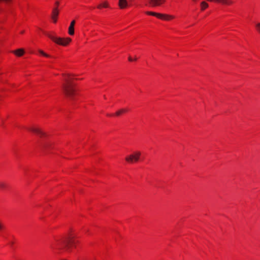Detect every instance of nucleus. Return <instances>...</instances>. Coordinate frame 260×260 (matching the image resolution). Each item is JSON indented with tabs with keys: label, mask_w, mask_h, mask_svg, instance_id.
Masks as SVG:
<instances>
[{
	"label": "nucleus",
	"mask_w": 260,
	"mask_h": 260,
	"mask_svg": "<svg viewBox=\"0 0 260 260\" xmlns=\"http://www.w3.org/2000/svg\"><path fill=\"white\" fill-rule=\"evenodd\" d=\"M75 24V21L73 20L71 22V24L69 27L68 32L71 36H73L74 34V25Z\"/></svg>",
	"instance_id": "nucleus-9"
},
{
	"label": "nucleus",
	"mask_w": 260,
	"mask_h": 260,
	"mask_svg": "<svg viewBox=\"0 0 260 260\" xmlns=\"http://www.w3.org/2000/svg\"><path fill=\"white\" fill-rule=\"evenodd\" d=\"M141 154V153L140 151L134 152L133 154L126 157L125 160L129 163L138 161L139 160Z\"/></svg>",
	"instance_id": "nucleus-4"
},
{
	"label": "nucleus",
	"mask_w": 260,
	"mask_h": 260,
	"mask_svg": "<svg viewBox=\"0 0 260 260\" xmlns=\"http://www.w3.org/2000/svg\"><path fill=\"white\" fill-rule=\"evenodd\" d=\"M118 6L121 9L126 8L128 6L127 0H119Z\"/></svg>",
	"instance_id": "nucleus-8"
},
{
	"label": "nucleus",
	"mask_w": 260,
	"mask_h": 260,
	"mask_svg": "<svg viewBox=\"0 0 260 260\" xmlns=\"http://www.w3.org/2000/svg\"><path fill=\"white\" fill-rule=\"evenodd\" d=\"M102 6L104 8H108L109 7V4L107 1H105L103 2L102 4Z\"/></svg>",
	"instance_id": "nucleus-16"
},
{
	"label": "nucleus",
	"mask_w": 260,
	"mask_h": 260,
	"mask_svg": "<svg viewBox=\"0 0 260 260\" xmlns=\"http://www.w3.org/2000/svg\"><path fill=\"white\" fill-rule=\"evenodd\" d=\"M135 60H137V58L134 57Z\"/></svg>",
	"instance_id": "nucleus-25"
},
{
	"label": "nucleus",
	"mask_w": 260,
	"mask_h": 260,
	"mask_svg": "<svg viewBox=\"0 0 260 260\" xmlns=\"http://www.w3.org/2000/svg\"><path fill=\"white\" fill-rule=\"evenodd\" d=\"M192 1H194V2H196L197 1V0H192Z\"/></svg>",
	"instance_id": "nucleus-26"
},
{
	"label": "nucleus",
	"mask_w": 260,
	"mask_h": 260,
	"mask_svg": "<svg viewBox=\"0 0 260 260\" xmlns=\"http://www.w3.org/2000/svg\"><path fill=\"white\" fill-rule=\"evenodd\" d=\"M208 7V4L205 1L201 3V10L204 11L205 9Z\"/></svg>",
	"instance_id": "nucleus-12"
},
{
	"label": "nucleus",
	"mask_w": 260,
	"mask_h": 260,
	"mask_svg": "<svg viewBox=\"0 0 260 260\" xmlns=\"http://www.w3.org/2000/svg\"><path fill=\"white\" fill-rule=\"evenodd\" d=\"M29 129L30 131L38 134L41 137L46 136V134L38 128L31 127Z\"/></svg>",
	"instance_id": "nucleus-5"
},
{
	"label": "nucleus",
	"mask_w": 260,
	"mask_h": 260,
	"mask_svg": "<svg viewBox=\"0 0 260 260\" xmlns=\"http://www.w3.org/2000/svg\"><path fill=\"white\" fill-rule=\"evenodd\" d=\"M102 7H103V6H102V4H100V5H99L98 6V8H99V9H101V8H102Z\"/></svg>",
	"instance_id": "nucleus-20"
},
{
	"label": "nucleus",
	"mask_w": 260,
	"mask_h": 260,
	"mask_svg": "<svg viewBox=\"0 0 260 260\" xmlns=\"http://www.w3.org/2000/svg\"><path fill=\"white\" fill-rule=\"evenodd\" d=\"M3 228H4V225H3V224H2V223H1V222H0V230H2Z\"/></svg>",
	"instance_id": "nucleus-19"
},
{
	"label": "nucleus",
	"mask_w": 260,
	"mask_h": 260,
	"mask_svg": "<svg viewBox=\"0 0 260 260\" xmlns=\"http://www.w3.org/2000/svg\"><path fill=\"white\" fill-rule=\"evenodd\" d=\"M128 60L130 61H132L133 60V59H132V58L131 57H128Z\"/></svg>",
	"instance_id": "nucleus-21"
},
{
	"label": "nucleus",
	"mask_w": 260,
	"mask_h": 260,
	"mask_svg": "<svg viewBox=\"0 0 260 260\" xmlns=\"http://www.w3.org/2000/svg\"><path fill=\"white\" fill-rule=\"evenodd\" d=\"M78 242L79 241L76 240L74 237L70 236L66 239L57 240L54 247H52V248L57 250L64 249L68 251H71L72 247H76V244L78 243Z\"/></svg>",
	"instance_id": "nucleus-1"
},
{
	"label": "nucleus",
	"mask_w": 260,
	"mask_h": 260,
	"mask_svg": "<svg viewBox=\"0 0 260 260\" xmlns=\"http://www.w3.org/2000/svg\"><path fill=\"white\" fill-rule=\"evenodd\" d=\"M255 28L257 31L260 34V22L257 23L255 24Z\"/></svg>",
	"instance_id": "nucleus-15"
},
{
	"label": "nucleus",
	"mask_w": 260,
	"mask_h": 260,
	"mask_svg": "<svg viewBox=\"0 0 260 260\" xmlns=\"http://www.w3.org/2000/svg\"><path fill=\"white\" fill-rule=\"evenodd\" d=\"M146 13L148 15H152V16H156V17H158V13H157L149 12V11L146 12Z\"/></svg>",
	"instance_id": "nucleus-14"
},
{
	"label": "nucleus",
	"mask_w": 260,
	"mask_h": 260,
	"mask_svg": "<svg viewBox=\"0 0 260 260\" xmlns=\"http://www.w3.org/2000/svg\"><path fill=\"white\" fill-rule=\"evenodd\" d=\"M6 185L4 183H3V182L0 183V188H1L4 189L6 187Z\"/></svg>",
	"instance_id": "nucleus-18"
},
{
	"label": "nucleus",
	"mask_w": 260,
	"mask_h": 260,
	"mask_svg": "<svg viewBox=\"0 0 260 260\" xmlns=\"http://www.w3.org/2000/svg\"><path fill=\"white\" fill-rule=\"evenodd\" d=\"M58 15V11L57 8H54L52 11V19L53 22L55 23L57 21V17Z\"/></svg>",
	"instance_id": "nucleus-10"
},
{
	"label": "nucleus",
	"mask_w": 260,
	"mask_h": 260,
	"mask_svg": "<svg viewBox=\"0 0 260 260\" xmlns=\"http://www.w3.org/2000/svg\"><path fill=\"white\" fill-rule=\"evenodd\" d=\"M62 89L65 95L70 100H73L75 94V89L71 81L62 85Z\"/></svg>",
	"instance_id": "nucleus-2"
},
{
	"label": "nucleus",
	"mask_w": 260,
	"mask_h": 260,
	"mask_svg": "<svg viewBox=\"0 0 260 260\" xmlns=\"http://www.w3.org/2000/svg\"><path fill=\"white\" fill-rule=\"evenodd\" d=\"M157 18L162 19V20H170L173 19L174 18V17L171 15L158 13Z\"/></svg>",
	"instance_id": "nucleus-7"
},
{
	"label": "nucleus",
	"mask_w": 260,
	"mask_h": 260,
	"mask_svg": "<svg viewBox=\"0 0 260 260\" xmlns=\"http://www.w3.org/2000/svg\"><path fill=\"white\" fill-rule=\"evenodd\" d=\"M165 0H150V4L153 7H156L164 3Z\"/></svg>",
	"instance_id": "nucleus-6"
},
{
	"label": "nucleus",
	"mask_w": 260,
	"mask_h": 260,
	"mask_svg": "<svg viewBox=\"0 0 260 260\" xmlns=\"http://www.w3.org/2000/svg\"><path fill=\"white\" fill-rule=\"evenodd\" d=\"M135 60H137V58L134 57Z\"/></svg>",
	"instance_id": "nucleus-24"
},
{
	"label": "nucleus",
	"mask_w": 260,
	"mask_h": 260,
	"mask_svg": "<svg viewBox=\"0 0 260 260\" xmlns=\"http://www.w3.org/2000/svg\"><path fill=\"white\" fill-rule=\"evenodd\" d=\"M55 5H56V6H58L59 5V2H56Z\"/></svg>",
	"instance_id": "nucleus-22"
},
{
	"label": "nucleus",
	"mask_w": 260,
	"mask_h": 260,
	"mask_svg": "<svg viewBox=\"0 0 260 260\" xmlns=\"http://www.w3.org/2000/svg\"><path fill=\"white\" fill-rule=\"evenodd\" d=\"M48 36L52 41H53L56 43L63 46H66L68 45L71 41V39L69 38L63 39L61 38L53 37L51 35H49Z\"/></svg>",
	"instance_id": "nucleus-3"
},
{
	"label": "nucleus",
	"mask_w": 260,
	"mask_h": 260,
	"mask_svg": "<svg viewBox=\"0 0 260 260\" xmlns=\"http://www.w3.org/2000/svg\"><path fill=\"white\" fill-rule=\"evenodd\" d=\"M12 52L18 56H21L24 54V50L23 49H18L13 51Z\"/></svg>",
	"instance_id": "nucleus-11"
},
{
	"label": "nucleus",
	"mask_w": 260,
	"mask_h": 260,
	"mask_svg": "<svg viewBox=\"0 0 260 260\" xmlns=\"http://www.w3.org/2000/svg\"><path fill=\"white\" fill-rule=\"evenodd\" d=\"M39 52L40 54H41L42 55H43V56H45V57H49V55L46 53H45L44 52H43L42 50H39Z\"/></svg>",
	"instance_id": "nucleus-17"
},
{
	"label": "nucleus",
	"mask_w": 260,
	"mask_h": 260,
	"mask_svg": "<svg viewBox=\"0 0 260 260\" xmlns=\"http://www.w3.org/2000/svg\"><path fill=\"white\" fill-rule=\"evenodd\" d=\"M127 111V110L126 109H120L118 111H117L116 113H115V115L117 116H120L121 114L124 113V112H126Z\"/></svg>",
	"instance_id": "nucleus-13"
},
{
	"label": "nucleus",
	"mask_w": 260,
	"mask_h": 260,
	"mask_svg": "<svg viewBox=\"0 0 260 260\" xmlns=\"http://www.w3.org/2000/svg\"><path fill=\"white\" fill-rule=\"evenodd\" d=\"M24 32V30H22V31H21V34H23Z\"/></svg>",
	"instance_id": "nucleus-23"
}]
</instances>
